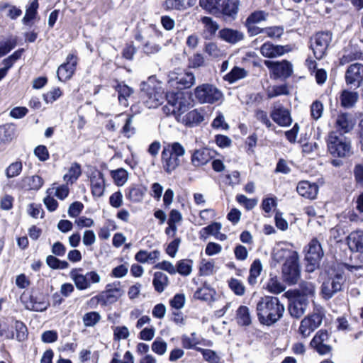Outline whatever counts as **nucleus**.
Here are the masks:
<instances>
[{"instance_id":"obj_1","label":"nucleus","mask_w":363,"mask_h":363,"mask_svg":"<svg viewBox=\"0 0 363 363\" xmlns=\"http://www.w3.org/2000/svg\"><path fill=\"white\" fill-rule=\"evenodd\" d=\"M294 245L287 242L276 243L272 252V261L283 262L282 276L284 281L289 284H295L300 278L301 269L298 252L293 249Z\"/></svg>"},{"instance_id":"obj_2","label":"nucleus","mask_w":363,"mask_h":363,"mask_svg":"<svg viewBox=\"0 0 363 363\" xmlns=\"http://www.w3.org/2000/svg\"><path fill=\"white\" fill-rule=\"evenodd\" d=\"M167 105L163 107L167 115L173 114L178 121L186 125L194 126L203 121L201 113L196 109L182 114L189 108L190 102L188 96L183 91H167L165 95Z\"/></svg>"},{"instance_id":"obj_3","label":"nucleus","mask_w":363,"mask_h":363,"mask_svg":"<svg viewBox=\"0 0 363 363\" xmlns=\"http://www.w3.org/2000/svg\"><path fill=\"white\" fill-rule=\"evenodd\" d=\"M285 308L279 298L265 296L262 297L256 305V313L262 325L271 326L279 321L284 315Z\"/></svg>"},{"instance_id":"obj_4","label":"nucleus","mask_w":363,"mask_h":363,"mask_svg":"<svg viewBox=\"0 0 363 363\" xmlns=\"http://www.w3.org/2000/svg\"><path fill=\"white\" fill-rule=\"evenodd\" d=\"M186 153L184 146L178 142L169 143L164 147L161 155L163 169L167 173L173 172L182 163Z\"/></svg>"},{"instance_id":"obj_5","label":"nucleus","mask_w":363,"mask_h":363,"mask_svg":"<svg viewBox=\"0 0 363 363\" xmlns=\"http://www.w3.org/2000/svg\"><path fill=\"white\" fill-rule=\"evenodd\" d=\"M141 90L145 103L148 108H157L163 102L164 90L160 83L149 81L143 84Z\"/></svg>"},{"instance_id":"obj_6","label":"nucleus","mask_w":363,"mask_h":363,"mask_svg":"<svg viewBox=\"0 0 363 363\" xmlns=\"http://www.w3.org/2000/svg\"><path fill=\"white\" fill-rule=\"evenodd\" d=\"M194 96L200 104H213L220 102L223 94L216 86L211 84H203L194 89Z\"/></svg>"},{"instance_id":"obj_7","label":"nucleus","mask_w":363,"mask_h":363,"mask_svg":"<svg viewBox=\"0 0 363 363\" xmlns=\"http://www.w3.org/2000/svg\"><path fill=\"white\" fill-rule=\"evenodd\" d=\"M82 269H73L70 272V277L79 290H86L91 287V284L101 282V277L96 271L87 272L82 274Z\"/></svg>"},{"instance_id":"obj_8","label":"nucleus","mask_w":363,"mask_h":363,"mask_svg":"<svg viewBox=\"0 0 363 363\" xmlns=\"http://www.w3.org/2000/svg\"><path fill=\"white\" fill-rule=\"evenodd\" d=\"M330 153L339 157H347L351 154V145L345 138H339L336 133L330 132L327 140Z\"/></svg>"},{"instance_id":"obj_9","label":"nucleus","mask_w":363,"mask_h":363,"mask_svg":"<svg viewBox=\"0 0 363 363\" xmlns=\"http://www.w3.org/2000/svg\"><path fill=\"white\" fill-rule=\"evenodd\" d=\"M332 33L329 31L317 33L312 38L311 48L316 59H322L332 41Z\"/></svg>"},{"instance_id":"obj_10","label":"nucleus","mask_w":363,"mask_h":363,"mask_svg":"<svg viewBox=\"0 0 363 363\" xmlns=\"http://www.w3.org/2000/svg\"><path fill=\"white\" fill-rule=\"evenodd\" d=\"M305 252V259L309 263L311 267L308 270L313 271L315 267L318 266V264L324 255L320 242L316 238L312 239L306 247Z\"/></svg>"},{"instance_id":"obj_11","label":"nucleus","mask_w":363,"mask_h":363,"mask_svg":"<svg viewBox=\"0 0 363 363\" xmlns=\"http://www.w3.org/2000/svg\"><path fill=\"white\" fill-rule=\"evenodd\" d=\"M323 313L320 312H314L312 314L305 317L300 323L298 333L303 337H308L316 328H318L323 321Z\"/></svg>"},{"instance_id":"obj_12","label":"nucleus","mask_w":363,"mask_h":363,"mask_svg":"<svg viewBox=\"0 0 363 363\" xmlns=\"http://www.w3.org/2000/svg\"><path fill=\"white\" fill-rule=\"evenodd\" d=\"M124 294V290L120 281H116L107 284L105 290L101 292L104 306H107L117 302Z\"/></svg>"},{"instance_id":"obj_13","label":"nucleus","mask_w":363,"mask_h":363,"mask_svg":"<svg viewBox=\"0 0 363 363\" xmlns=\"http://www.w3.org/2000/svg\"><path fill=\"white\" fill-rule=\"evenodd\" d=\"M289 301L288 310L291 316L295 318H301L306 313L309 301L302 295H294L291 293Z\"/></svg>"},{"instance_id":"obj_14","label":"nucleus","mask_w":363,"mask_h":363,"mask_svg":"<svg viewBox=\"0 0 363 363\" xmlns=\"http://www.w3.org/2000/svg\"><path fill=\"white\" fill-rule=\"evenodd\" d=\"M330 335L327 330H320L311 341V346L320 355L329 354L332 347L329 345Z\"/></svg>"},{"instance_id":"obj_15","label":"nucleus","mask_w":363,"mask_h":363,"mask_svg":"<svg viewBox=\"0 0 363 363\" xmlns=\"http://www.w3.org/2000/svg\"><path fill=\"white\" fill-rule=\"evenodd\" d=\"M77 65V57L73 54H69L66 62L62 64L57 69V74L60 81L65 82L74 74Z\"/></svg>"},{"instance_id":"obj_16","label":"nucleus","mask_w":363,"mask_h":363,"mask_svg":"<svg viewBox=\"0 0 363 363\" xmlns=\"http://www.w3.org/2000/svg\"><path fill=\"white\" fill-rule=\"evenodd\" d=\"M344 282V278L342 274H337L335 277L329 278L324 281L322 285V294L323 296L328 299L330 298L334 294L342 289Z\"/></svg>"},{"instance_id":"obj_17","label":"nucleus","mask_w":363,"mask_h":363,"mask_svg":"<svg viewBox=\"0 0 363 363\" xmlns=\"http://www.w3.org/2000/svg\"><path fill=\"white\" fill-rule=\"evenodd\" d=\"M174 75L175 74H172L168 82L170 86L178 84L179 86V88L182 89L190 88L195 84L196 78L191 72L185 71L178 74L177 76Z\"/></svg>"},{"instance_id":"obj_18","label":"nucleus","mask_w":363,"mask_h":363,"mask_svg":"<svg viewBox=\"0 0 363 363\" xmlns=\"http://www.w3.org/2000/svg\"><path fill=\"white\" fill-rule=\"evenodd\" d=\"M89 179L92 195L97 198L101 197L106 189L104 174L99 170H94L91 172Z\"/></svg>"},{"instance_id":"obj_19","label":"nucleus","mask_w":363,"mask_h":363,"mask_svg":"<svg viewBox=\"0 0 363 363\" xmlns=\"http://www.w3.org/2000/svg\"><path fill=\"white\" fill-rule=\"evenodd\" d=\"M264 65L272 71L276 77L286 78L292 73V65L286 60L281 62L265 60Z\"/></svg>"},{"instance_id":"obj_20","label":"nucleus","mask_w":363,"mask_h":363,"mask_svg":"<svg viewBox=\"0 0 363 363\" xmlns=\"http://www.w3.org/2000/svg\"><path fill=\"white\" fill-rule=\"evenodd\" d=\"M270 116L272 120L280 126H289L292 123L289 111L280 104L274 106Z\"/></svg>"},{"instance_id":"obj_21","label":"nucleus","mask_w":363,"mask_h":363,"mask_svg":"<svg viewBox=\"0 0 363 363\" xmlns=\"http://www.w3.org/2000/svg\"><path fill=\"white\" fill-rule=\"evenodd\" d=\"M363 79V65L354 63L349 66L345 73V81L347 85L359 86Z\"/></svg>"},{"instance_id":"obj_22","label":"nucleus","mask_w":363,"mask_h":363,"mask_svg":"<svg viewBox=\"0 0 363 363\" xmlns=\"http://www.w3.org/2000/svg\"><path fill=\"white\" fill-rule=\"evenodd\" d=\"M291 50L289 45H274L270 43H265L260 48L261 54L268 58L279 57Z\"/></svg>"},{"instance_id":"obj_23","label":"nucleus","mask_w":363,"mask_h":363,"mask_svg":"<svg viewBox=\"0 0 363 363\" xmlns=\"http://www.w3.org/2000/svg\"><path fill=\"white\" fill-rule=\"evenodd\" d=\"M346 241L351 252H363V230L352 231L347 235Z\"/></svg>"},{"instance_id":"obj_24","label":"nucleus","mask_w":363,"mask_h":363,"mask_svg":"<svg viewBox=\"0 0 363 363\" xmlns=\"http://www.w3.org/2000/svg\"><path fill=\"white\" fill-rule=\"evenodd\" d=\"M355 123L356 121L351 114L341 113L337 116L335 128L340 133H347L353 129Z\"/></svg>"},{"instance_id":"obj_25","label":"nucleus","mask_w":363,"mask_h":363,"mask_svg":"<svg viewBox=\"0 0 363 363\" xmlns=\"http://www.w3.org/2000/svg\"><path fill=\"white\" fill-rule=\"evenodd\" d=\"M296 190L301 196L309 199H314L318 194V186L315 183L302 181L298 184Z\"/></svg>"},{"instance_id":"obj_26","label":"nucleus","mask_w":363,"mask_h":363,"mask_svg":"<svg viewBox=\"0 0 363 363\" xmlns=\"http://www.w3.org/2000/svg\"><path fill=\"white\" fill-rule=\"evenodd\" d=\"M49 305L48 301L43 296L31 295L29 301L26 303V308L30 311H43L48 308Z\"/></svg>"},{"instance_id":"obj_27","label":"nucleus","mask_w":363,"mask_h":363,"mask_svg":"<svg viewBox=\"0 0 363 363\" xmlns=\"http://www.w3.org/2000/svg\"><path fill=\"white\" fill-rule=\"evenodd\" d=\"M212 158L211 151L208 149H199L194 152L191 161L194 167H201L206 164Z\"/></svg>"},{"instance_id":"obj_28","label":"nucleus","mask_w":363,"mask_h":363,"mask_svg":"<svg viewBox=\"0 0 363 363\" xmlns=\"http://www.w3.org/2000/svg\"><path fill=\"white\" fill-rule=\"evenodd\" d=\"M219 37L224 41L235 44L244 38L242 32L230 28H223L219 31Z\"/></svg>"},{"instance_id":"obj_29","label":"nucleus","mask_w":363,"mask_h":363,"mask_svg":"<svg viewBox=\"0 0 363 363\" xmlns=\"http://www.w3.org/2000/svg\"><path fill=\"white\" fill-rule=\"evenodd\" d=\"M362 53L357 49L351 45L346 47L342 52V55L340 58V65H344L352 61L358 60L361 57Z\"/></svg>"},{"instance_id":"obj_30","label":"nucleus","mask_w":363,"mask_h":363,"mask_svg":"<svg viewBox=\"0 0 363 363\" xmlns=\"http://www.w3.org/2000/svg\"><path fill=\"white\" fill-rule=\"evenodd\" d=\"M294 295H302L305 298L309 301V298H313L315 294V285L311 281H301L299 285V289L291 292Z\"/></svg>"},{"instance_id":"obj_31","label":"nucleus","mask_w":363,"mask_h":363,"mask_svg":"<svg viewBox=\"0 0 363 363\" xmlns=\"http://www.w3.org/2000/svg\"><path fill=\"white\" fill-rule=\"evenodd\" d=\"M22 187L28 190H38L40 189L43 184V179L38 175L28 176L23 178Z\"/></svg>"},{"instance_id":"obj_32","label":"nucleus","mask_w":363,"mask_h":363,"mask_svg":"<svg viewBox=\"0 0 363 363\" xmlns=\"http://www.w3.org/2000/svg\"><path fill=\"white\" fill-rule=\"evenodd\" d=\"M204 26L203 35L206 38L213 37L219 29V26L216 21H213L211 17L204 16L201 19Z\"/></svg>"},{"instance_id":"obj_33","label":"nucleus","mask_w":363,"mask_h":363,"mask_svg":"<svg viewBox=\"0 0 363 363\" xmlns=\"http://www.w3.org/2000/svg\"><path fill=\"white\" fill-rule=\"evenodd\" d=\"M127 191L126 198L133 203H139L143 201L146 190L141 186L133 185Z\"/></svg>"},{"instance_id":"obj_34","label":"nucleus","mask_w":363,"mask_h":363,"mask_svg":"<svg viewBox=\"0 0 363 363\" xmlns=\"http://www.w3.org/2000/svg\"><path fill=\"white\" fill-rule=\"evenodd\" d=\"M236 320L238 325L242 326L250 325L252 323V316L248 307L240 306L236 311Z\"/></svg>"},{"instance_id":"obj_35","label":"nucleus","mask_w":363,"mask_h":363,"mask_svg":"<svg viewBox=\"0 0 363 363\" xmlns=\"http://www.w3.org/2000/svg\"><path fill=\"white\" fill-rule=\"evenodd\" d=\"M219 9V13L228 16H235L238 10L239 3L238 0H223Z\"/></svg>"},{"instance_id":"obj_36","label":"nucleus","mask_w":363,"mask_h":363,"mask_svg":"<svg viewBox=\"0 0 363 363\" xmlns=\"http://www.w3.org/2000/svg\"><path fill=\"white\" fill-rule=\"evenodd\" d=\"M247 71L244 68L235 66L229 73L224 76L223 79L225 81L233 84L238 80L244 79L247 76Z\"/></svg>"},{"instance_id":"obj_37","label":"nucleus","mask_w":363,"mask_h":363,"mask_svg":"<svg viewBox=\"0 0 363 363\" xmlns=\"http://www.w3.org/2000/svg\"><path fill=\"white\" fill-rule=\"evenodd\" d=\"M82 174L81 167L79 164L72 163L67 172L63 176L64 181L69 184H73Z\"/></svg>"},{"instance_id":"obj_38","label":"nucleus","mask_w":363,"mask_h":363,"mask_svg":"<svg viewBox=\"0 0 363 363\" xmlns=\"http://www.w3.org/2000/svg\"><path fill=\"white\" fill-rule=\"evenodd\" d=\"M169 284L168 277L163 272H157L154 274L152 284L155 291L162 293Z\"/></svg>"},{"instance_id":"obj_39","label":"nucleus","mask_w":363,"mask_h":363,"mask_svg":"<svg viewBox=\"0 0 363 363\" xmlns=\"http://www.w3.org/2000/svg\"><path fill=\"white\" fill-rule=\"evenodd\" d=\"M262 271V264L259 259H255L251 264L250 269V275L247 278V281L250 285H255L257 283V279L259 277Z\"/></svg>"},{"instance_id":"obj_40","label":"nucleus","mask_w":363,"mask_h":363,"mask_svg":"<svg viewBox=\"0 0 363 363\" xmlns=\"http://www.w3.org/2000/svg\"><path fill=\"white\" fill-rule=\"evenodd\" d=\"M358 100V94L347 90L342 91L340 96L341 105L345 108L352 107Z\"/></svg>"},{"instance_id":"obj_41","label":"nucleus","mask_w":363,"mask_h":363,"mask_svg":"<svg viewBox=\"0 0 363 363\" xmlns=\"http://www.w3.org/2000/svg\"><path fill=\"white\" fill-rule=\"evenodd\" d=\"M221 3L223 4V0H199L201 7L213 15L219 13Z\"/></svg>"},{"instance_id":"obj_42","label":"nucleus","mask_w":363,"mask_h":363,"mask_svg":"<svg viewBox=\"0 0 363 363\" xmlns=\"http://www.w3.org/2000/svg\"><path fill=\"white\" fill-rule=\"evenodd\" d=\"M118 94V100L121 104L128 106V98L133 94V89L124 84H118L116 88Z\"/></svg>"},{"instance_id":"obj_43","label":"nucleus","mask_w":363,"mask_h":363,"mask_svg":"<svg viewBox=\"0 0 363 363\" xmlns=\"http://www.w3.org/2000/svg\"><path fill=\"white\" fill-rule=\"evenodd\" d=\"M39 4L38 0H33L26 8L22 21L26 25H31V21L36 17Z\"/></svg>"},{"instance_id":"obj_44","label":"nucleus","mask_w":363,"mask_h":363,"mask_svg":"<svg viewBox=\"0 0 363 363\" xmlns=\"http://www.w3.org/2000/svg\"><path fill=\"white\" fill-rule=\"evenodd\" d=\"M193 268V261L189 259H184L177 262L176 265L177 273L182 276L187 277L191 272Z\"/></svg>"},{"instance_id":"obj_45","label":"nucleus","mask_w":363,"mask_h":363,"mask_svg":"<svg viewBox=\"0 0 363 363\" xmlns=\"http://www.w3.org/2000/svg\"><path fill=\"white\" fill-rule=\"evenodd\" d=\"M111 177L118 186H123L128 181V173L123 168H119L111 172Z\"/></svg>"},{"instance_id":"obj_46","label":"nucleus","mask_w":363,"mask_h":363,"mask_svg":"<svg viewBox=\"0 0 363 363\" xmlns=\"http://www.w3.org/2000/svg\"><path fill=\"white\" fill-rule=\"evenodd\" d=\"M182 345L185 349H196V345L201 344V341L198 338L196 333H191V336L183 335L181 337Z\"/></svg>"},{"instance_id":"obj_47","label":"nucleus","mask_w":363,"mask_h":363,"mask_svg":"<svg viewBox=\"0 0 363 363\" xmlns=\"http://www.w3.org/2000/svg\"><path fill=\"white\" fill-rule=\"evenodd\" d=\"M266 289L270 293L279 294L285 290V286L277 277H273L267 283Z\"/></svg>"},{"instance_id":"obj_48","label":"nucleus","mask_w":363,"mask_h":363,"mask_svg":"<svg viewBox=\"0 0 363 363\" xmlns=\"http://www.w3.org/2000/svg\"><path fill=\"white\" fill-rule=\"evenodd\" d=\"M201 353L203 359L208 363H220V357L214 350L210 349L196 348Z\"/></svg>"},{"instance_id":"obj_49","label":"nucleus","mask_w":363,"mask_h":363,"mask_svg":"<svg viewBox=\"0 0 363 363\" xmlns=\"http://www.w3.org/2000/svg\"><path fill=\"white\" fill-rule=\"evenodd\" d=\"M269 13L264 11L252 12L246 20V25H255L267 19Z\"/></svg>"},{"instance_id":"obj_50","label":"nucleus","mask_w":363,"mask_h":363,"mask_svg":"<svg viewBox=\"0 0 363 363\" xmlns=\"http://www.w3.org/2000/svg\"><path fill=\"white\" fill-rule=\"evenodd\" d=\"M215 295V291L207 286L201 287L196 291L194 297L202 301H211Z\"/></svg>"},{"instance_id":"obj_51","label":"nucleus","mask_w":363,"mask_h":363,"mask_svg":"<svg viewBox=\"0 0 363 363\" xmlns=\"http://www.w3.org/2000/svg\"><path fill=\"white\" fill-rule=\"evenodd\" d=\"M153 352L160 356H163L167 350V343L161 337H157L151 345Z\"/></svg>"},{"instance_id":"obj_52","label":"nucleus","mask_w":363,"mask_h":363,"mask_svg":"<svg viewBox=\"0 0 363 363\" xmlns=\"http://www.w3.org/2000/svg\"><path fill=\"white\" fill-rule=\"evenodd\" d=\"M23 169L22 162L20 161H16L9 165L5 170L6 177L8 179L13 178L18 176Z\"/></svg>"},{"instance_id":"obj_53","label":"nucleus","mask_w":363,"mask_h":363,"mask_svg":"<svg viewBox=\"0 0 363 363\" xmlns=\"http://www.w3.org/2000/svg\"><path fill=\"white\" fill-rule=\"evenodd\" d=\"M228 283L230 289L235 295L241 296L245 294V287L241 281L235 278H231Z\"/></svg>"},{"instance_id":"obj_54","label":"nucleus","mask_w":363,"mask_h":363,"mask_svg":"<svg viewBox=\"0 0 363 363\" xmlns=\"http://www.w3.org/2000/svg\"><path fill=\"white\" fill-rule=\"evenodd\" d=\"M55 184H52V186L49 188L47 191V196L44 198L43 202L45 205L47 209L50 211H54L57 209L58 206L57 201L51 196V194H52V191H54V186Z\"/></svg>"},{"instance_id":"obj_55","label":"nucleus","mask_w":363,"mask_h":363,"mask_svg":"<svg viewBox=\"0 0 363 363\" xmlns=\"http://www.w3.org/2000/svg\"><path fill=\"white\" fill-rule=\"evenodd\" d=\"M288 94V88L285 84L269 86L267 90V94L269 99L281 95H286Z\"/></svg>"},{"instance_id":"obj_56","label":"nucleus","mask_w":363,"mask_h":363,"mask_svg":"<svg viewBox=\"0 0 363 363\" xmlns=\"http://www.w3.org/2000/svg\"><path fill=\"white\" fill-rule=\"evenodd\" d=\"M236 201L240 204L242 205L247 210H251L254 208L257 204V199H248L247 196L242 194H238L236 196Z\"/></svg>"},{"instance_id":"obj_57","label":"nucleus","mask_w":363,"mask_h":363,"mask_svg":"<svg viewBox=\"0 0 363 363\" xmlns=\"http://www.w3.org/2000/svg\"><path fill=\"white\" fill-rule=\"evenodd\" d=\"M14 327L16 331V340L19 342L25 340L28 336L27 328L25 324L21 321L16 320Z\"/></svg>"},{"instance_id":"obj_58","label":"nucleus","mask_w":363,"mask_h":363,"mask_svg":"<svg viewBox=\"0 0 363 363\" xmlns=\"http://www.w3.org/2000/svg\"><path fill=\"white\" fill-rule=\"evenodd\" d=\"M46 262L48 265L52 269H67L69 266L66 261H60L52 255L47 257Z\"/></svg>"},{"instance_id":"obj_59","label":"nucleus","mask_w":363,"mask_h":363,"mask_svg":"<svg viewBox=\"0 0 363 363\" xmlns=\"http://www.w3.org/2000/svg\"><path fill=\"white\" fill-rule=\"evenodd\" d=\"M101 316L97 312H89L83 316V323L86 327H91L96 325L100 320Z\"/></svg>"},{"instance_id":"obj_60","label":"nucleus","mask_w":363,"mask_h":363,"mask_svg":"<svg viewBox=\"0 0 363 363\" xmlns=\"http://www.w3.org/2000/svg\"><path fill=\"white\" fill-rule=\"evenodd\" d=\"M205 51L213 58H218L224 55L223 52L213 43H208L206 45Z\"/></svg>"},{"instance_id":"obj_61","label":"nucleus","mask_w":363,"mask_h":363,"mask_svg":"<svg viewBox=\"0 0 363 363\" xmlns=\"http://www.w3.org/2000/svg\"><path fill=\"white\" fill-rule=\"evenodd\" d=\"M164 6L167 10H184L186 4L184 0H166Z\"/></svg>"},{"instance_id":"obj_62","label":"nucleus","mask_w":363,"mask_h":363,"mask_svg":"<svg viewBox=\"0 0 363 363\" xmlns=\"http://www.w3.org/2000/svg\"><path fill=\"white\" fill-rule=\"evenodd\" d=\"M284 32L282 26H273L264 28V33L271 38H279Z\"/></svg>"},{"instance_id":"obj_63","label":"nucleus","mask_w":363,"mask_h":363,"mask_svg":"<svg viewBox=\"0 0 363 363\" xmlns=\"http://www.w3.org/2000/svg\"><path fill=\"white\" fill-rule=\"evenodd\" d=\"M323 106L319 101H314L311 106V113L313 119H319L323 114Z\"/></svg>"},{"instance_id":"obj_64","label":"nucleus","mask_w":363,"mask_h":363,"mask_svg":"<svg viewBox=\"0 0 363 363\" xmlns=\"http://www.w3.org/2000/svg\"><path fill=\"white\" fill-rule=\"evenodd\" d=\"M109 203L113 208H120L123 203L122 193L118 191L112 194L109 198Z\"/></svg>"}]
</instances>
